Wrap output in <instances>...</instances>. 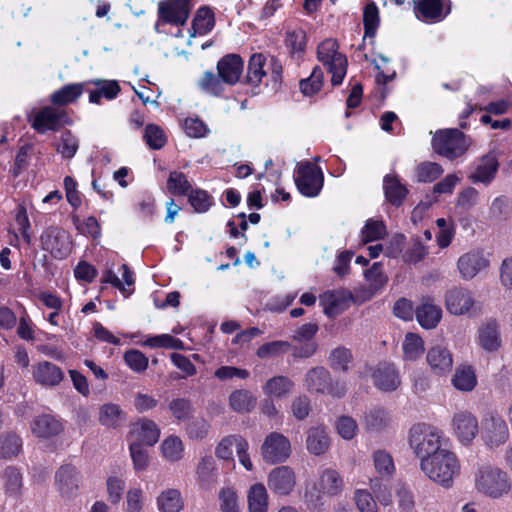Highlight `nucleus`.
<instances>
[{
  "mask_svg": "<svg viewBox=\"0 0 512 512\" xmlns=\"http://www.w3.org/2000/svg\"><path fill=\"white\" fill-rule=\"evenodd\" d=\"M241 436H228L221 440L216 447V455L218 458L228 460L232 458L233 450H237Z\"/></svg>",
  "mask_w": 512,
  "mask_h": 512,
  "instance_id": "nucleus-61",
  "label": "nucleus"
},
{
  "mask_svg": "<svg viewBox=\"0 0 512 512\" xmlns=\"http://www.w3.org/2000/svg\"><path fill=\"white\" fill-rule=\"evenodd\" d=\"M433 150L450 160L462 156L467 148L465 135L458 129L440 130L432 139Z\"/></svg>",
  "mask_w": 512,
  "mask_h": 512,
  "instance_id": "nucleus-5",
  "label": "nucleus"
},
{
  "mask_svg": "<svg viewBox=\"0 0 512 512\" xmlns=\"http://www.w3.org/2000/svg\"><path fill=\"white\" fill-rule=\"evenodd\" d=\"M489 259L480 251H471L462 255L457 262V267L464 280L474 278L479 272L488 268Z\"/></svg>",
  "mask_w": 512,
  "mask_h": 512,
  "instance_id": "nucleus-15",
  "label": "nucleus"
},
{
  "mask_svg": "<svg viewBox=\"0 0 512 512\" xmlns=\"http://www.w3.org/2000/svg\"><path fill=\"white\" fill-rule=\"evenodd\" d=\"M159 17L166 23L184 25L189 16L187 0H170L159 3Z\"/></svg>",
  "mask_w": 512,
  "mask_h": 512,
  "instance_id": "nucleus-16",
  "label": "nucleus"
},
{
  "mask_svg": "<svg viewBox=\"0 0 512 512\" xmlns=\"http://www.w3.org/2000/svg\"><path fill=\"white\" fill-rule=\"evenodd\" d=\"M481 436L488 447H499L509 438L508 426L501 417L489 413L482 420Z\"/></svg>",
  "mask_w": 512,
  "mask_h": 512,
  "instance_id": "nucleus-8",
  "label": "nucleus"
},
{
  "mask_svg": "<svg viewBox=\"0 0 512 512\" xmlns=\"http://www.w3.org/2000/svg\"><path fill=\"white\" fill-rule=\"evenodd\" d=\"M144 139L151 149H160L166 143V137L161 127L149 124L145 128Z\"/></svg>",
  "mask_w": 512,
  "mask_h": 512,
  "instance_id": "nucleus-55",
  "label": "nucleus"
},
{
  "mask_svg": "<svg viewBox=\"0 0 512 512\" xmlns=\"http://www.w3.org/2000/svg\"><path fill=\"white\" fill-rule=\"evenodd\" d=\"M296 484V476L289 466H279L271 470L268 475V487L279 495H288Z\"/></svg>",
  "mask_w": 512,
  "mask_h": 512,
  "instance_id": "nucleus-13",
  "label": "nucleus"
},
{
  "mask_svg": "<svg viewBox=\"0 0 512 512\" xmlns=\"http://www.w3.org/2000/svg\"><path fill=\"white\" fill-rule=\"evenodd\" d=\"M417 10L423 18L440 19L442 17L443 4L441 0H420Z\"/></svg>",
  "mask_w": 512,
  "mask_h": 512,
  "instance_id": "nucleus-57",
  "label": "nucleus"
},
{
  "mask_svg": "<svg viewBox=\"0 0 512 512\" xmlns=\"http://www.w3.org/2000/svg\"><path fill=\"white\" fill-rule=\"evenodd\" d=\"M475 304L472 293L463 287H452L445 294V306L454 315H464L470 312Z\"/></svg>",
  "mask_w": 512,
  "mask_h": 512,
  "instance_id": "nucleus-11",
  "label": "nucleus"
},
{
  "mask_svg": "<svg viewBox=\"0 0 512 512\" xmlns=\"http://www.w3.org/2000/svg\"><path fill=\"white\" fill-rule=\"evenodd\" d=\"M386 199L394 206H400L408 194V189L396 175H386L383 180Z\"/></svg>",
  "mask_w": 512,
  "mask_h": 512,
  "instance_id": "nucleus-30",
  "label": "nucleus"
},
{
  "mask_svg": "<svg viewBox=\"0 0 512 512\" xmlns=\"http://www.w3.org/2000/svg\"><path fill=\"white\" fill-rule=\"evenodd\" d=\"M453 386L463 392L472 391L476 384V375L471 367H457L452 377Z\"/></svg>",
  "mask_w": 512,
  "mask_h": 512,
  "instance_id": "nucleus-35",
  "label": "nucleus"
},
{
  "mask_svg": "<svg viewBox=\"0 0 512 512\" xmlns=\"http://www.w3.org/2000/svg\"><path fill=\"white\" fill-rule=\"evenodd\" d=\"M214 26V14L209 7H201L198 9L193 19V29L195 33L205 34Z\"/></svg>",
  "mask_w": 512,
  "mask_h": 512,
  "instance_id": "nucleus-45",
  "label": "nucleus"
},
{
  "mask_svg": "<svg viewBox=\"0 0 512 512\" xmlns=\"http://www.w3.org/2000/svg\"><path fill=\"white\" fill-rule=\"evenodd\" d=\"M427 364L433 374L445 376L452 371L453 356L447 347L435 345L431 347L426 355Z\"/></svg>",
  "mask_w": 512,
  "mask_h": 512,
  "instance_id": "nucleus-14",
  "label": "nucleus"
},
{
  "mask_svg": "<svg viewBox=\"0 0 512 512\" xmlns=\"http://www.w3.org/2000/svg\"><path fill=\"white\" fill-rule=\"evenodd\" d=\"M210 425L204 418L192 419L186 427L187 435L192 440H202L209 432Z\"/></svg>",
  "mask_w": 512,
  "mask_h": 512,
  "instance_id": "nucleus-59",
  "label": "nucleus"
},
{
  "mask_svg": "<svg viewBox=\"0 0 512 512\" xmlns=\"http://www.w3.org/2000/svg\"><path fill=\"white\" fill-rule=\"evenodd\" d=\"M372 378L374 385L385 392L396 390L400 384V376L392 364L381 363L373 372Z\"/></svg>",
  "mask_w": 512,
  "mask_h": 512,
  "instance_id": "nucleus-18",
  "label": "nucleus"
},
{
  "mask_svg": "<svg viewBox=\"0 0 512 512\" xmlns=\"http://www.w3.org/2000/svg\"><path fill=\"white\" fill-rule=\"evenodd\" d=\"M78 147V139L69 130H66L61 134L56 150L63 158L70 159L74 157Z\"/></svg>",
  "mask_w": 512,
  "mask_h": 512,
  "instance_id": "nucleus-47",
  "label": "nucleus"
},
{
  "mask_svg": "<svg viewBox=\"0 0 512 512\" xmlns=\"http://www.w3.org/2000/svg\"><path fill=\"white\" fill-rule=\"evenodd\" d=\"M443 172L440 164L430 161L421 162L415 168L416 179L420 183H431L437 180Z\"/></svg>",
  "mask_w": 512,
  "mask_h": 512,
  "instance_id": "nucleus-38",
  "label": "nucleus"
},
{
  "mask_svg": "<svg viewBox=\"0 0 512 512\" xmlns=\"http://www.w3.org/2000/svg\"><path fill=\"white\" fill-rule=\"evenodd\" d=\"M330 379L331 374L326 368L314 367L305 375L306 388L309 392L324 394L329 388Z\"/></svg>",
  "mask_w": 512,
  "mask_h": 512,
  "instance_id": "nucleus-27",
  "label": "nucleus"
},
{
  "mask_svg": "<svg viewBox=\"0 0 512 512\" xmlns=\"http://www.w3.org/2000/svg\"><path fill=\"white\" fill-rule=\"evenodd\" d=\"M295 182L303 195L314 197L323 186V175L319 168L310 162H305L299 166Z\"/></svg>",
  "mask_w": 512,
  "mask_h": 512,
  "instance_id": "nucleus-9",
  "label": "nucleus"
},
{
  "mask_svg": "<svg viewBox=\"0 0 512 512\" xmlns=\"http://www.w3.org/2000/svg\"><path fill=\"white\" fill-rule=\"evenodd\" d=\"M243 61L237 54H228L221 58L217 64L218 75L229 85L235 84L243 71Z\"/></svg>",
  "mask_w": 512,
  "mask_h": 512,
  "instance_id": "nucleus-17",
  "label": "nucleus"
},
{
  "mask_svg": "<svg viewBox=\"0 0 512 512\" xmlns=\"http://www.w3.org/2000/svg\"><path fill=\"white\" fill-rule=\"evenodd\" d=\"M167 188L174 195H185L191 189V185L184 173L173 171L167 180Z\"/></svg>",
  "mask_w": 512,
  "mask_h": 512,
  "instance_id": "nucleus-53",
  "label": "nucleus"
},
{
  "mask_svg": "<svg viewBox=\"0 0 512 512\" xmlns=\"http://www.w3.org/2000/svg\"><path fill=\"white\" fill-rule=\"evenodd\" d=\"M415 314L417 321L422 327L432 329L440 322L442 310L431 298H423L420 305L416 308Z\"/></svg>",
  "mask_w": 512,
  "mask_h": 512,
  "instance_id": "nucleus-21",
  "label": "nucleus"
},
{
  "mask_svg": "<svg viewBox=\"0 0 512 512\" xmlns=\"http://www.w3.org/2000/svg\"><path fill=\"white\" fill-rule=\"evenodd\" d=\"M390 422L389 414L381 408L371 409L365 415V425L370 430H381L385 428Z\"/></svg>",
  "mask_w": 512,
  "mask_h": 512,
  "instance_id": "nucleus-50",
  "label": "nucleus"
},
{
  "mask_svg": "<svg viewBox=\"0 0 512 512\" xmlns=\"http://www.w3.org/2000/svg\"><path fill=\"white\" fill-rule=\"evenodd\" d=\"M374 465L380 475L389 476L394 472L392 457L385 451L374 453Z\"/></svg>",
  "mask_w": 512,
  "mask_h": 512,
  "instance_id": "nucleus-63",
  "label": "nucleus"
},
{
  "mask_svg": "<svg viewBox=\"0 0 512 512\" xmlns=\"http://www.w3.org/2000/svg\"><path fill=\"white\" fill-rule=\"evenodd\" d=\"M363 24L365 30V37H374L377 27L379 25L378 8L375 3L371 2L364 8Z\"/></svg>",
  "mask_w": 512,
  "mask_h": 512,
  "instance_id": "nucleus-49",
  "label": "nucleus"
},
{
  "mask_svg": "<svg viewBox=\"0 0 512 512\" xmlns=\"http://www.w3.org/2000/svg\"><path fill=\"white\" fill-rule=\"evenodd\" d=\"M291 454L289 439L281 433L272 432L266 436L261 446V455L270 464L284 462Z\"/></svg>",
  "mask_w": 512,
  "mask_h": 512,
  "instance_id": "nucleus-7",
  "label": "nucleus"
},
{
  "mask_svg": "<svg viewBox=\"0 0 512 512\" xmlns=\"http://www.w3.org/2000/svg\"><path fill=\"white\" fill-rule=\"evenodd\" d=\"M6 492L10 495L19 494L22 488V476L15 467H7L3 473Z\"/></svg>",
  "mask_w": 512,
  "mask_h": 512,
  "instance_id": "nucleus-54",
  "label": "nucleus"
},
{
  "mask_svg": "<svg viewBox=\"0 0 512 512\" xmlns=\"http://www.w3.org/2000/svg\"><path fill=\"white\" fill-rule=\"evenodd\" d=\"M320 486L325 494L335 496L342 491L343 480L337 471L326 469L321 475Z\"/></svg>",
  "mask_w": 512,
  "mask_h": 512,
  "instance_id": "nucleus-39",
  "label": "nucleus"
},
{
  "mask_svg": "<svg viewBox=\"0 0 512 512\" xmlns=\"http://www.w3.org/2000/svg\"><path fill=\"white\" fill-rule=\"evenodd\" d=\"M22 439L15 431L0 434V458L11 459L22 451Z\"/></svg>",
  "mask_w": 512,
  "mask_h": 512,
  "instance_id": "nucleus-32",
  "label": "nucleus"
},
{
  "mask_svg": "<svg viewBox=\"0 0 512 512\" xmlns=\"http://www.w3.org/2000/svg\"><path fill=\"white\" fill-rule=\"evenodd\" d=\"M354 500L360 512H378L376 501L367 490H357Z\"/></svg>",
  "mask_w": 512,
  "mask_h": 512,
  "instance_id": "nucleus-62",
  "label": "nucleus"
},
{
  "mask_svg": "<svg viewBox=\"0 0 512 512\" xmlns=\"http://www.w3.org/2000/svg\"><path fill=\"white\" fill-rule=\"evenodd\" d=\"M452 429L457 440L465 446L470 445L479 432L478 420L468 411H459L452 417Z\"/></svg>",
  "mask_w": 512,
  "mask_h": 512,
  "instance_id": "nucleus-10",
  "label": "nucleus"
},
{
  "mask_svg": "<svg viewBox=\"0 0 512 512\" xmlns=\"http://www.w3.org/2000/svg\"><path fill=\"white\" fill-rule=\"evenodd\" d=\"M33 377L37 383L43 386L54 387L63 380L64 373L61 368L54 363L43 361L34 367Z\"/></svg>",
  "mask_w": 512,
  "mask_h": 512,
  "instance_id": "nucleus-19",
  "label": "nucleus"
},
{
  "mask_svg": "<svg viewBox=\"0 0 512 512\" xmlns=\"http://www.w3.org/2000/svg\"><path fill=\"white\" fill-rule=\"evenodd\" d=\"M159 512H181L184 501L179 490L169 488L163 490L156 499Z\"/></svg>",
  "mask_w": 512,
  "mask_h": 512,
  "instance_id": "nucleus-31",
  "label": "nucleus"
},
{
  "mask_svg": "<svg viewBox=\"0 0 512 512\" xmlns=\"http://www.w3.org/2000/svg\"><path fill=\"white\" fill-rule=\"evenodd\" d=\"M479 343L487 351H495L500 347L501 340L495 322H489L480 328Z\"/></svg>",
  "mask_w": 512,
  "mask_h": 512,
  "instance_id": "nucleus-36",
  "label": "nucleus"
},
{
  "mask_svg": "<svg viewBox=\"0 0 512 512\" xmlns=\"http://www.w3.org/2000/svg\"><path fill=\"white\" fill-rule=\"evenodd\" d=\"M323 78L324 75L322 70L319 67H315L308 78L302 79L300 81V91L305 96H313L320 91L323 85Z\"/></svg>",
  "mask_w": 512,
  "mask_h": 512,
  "instance_id": "nucleus-44",
  "label": "nucleus"
},
{
  "mask_svg": "<svg viewBox=\"0 0 512 512\" xmlns=\"http://www.w3.org/2000/svg\"><path fill=\"white\" fill-rule=\"evenodd\" d=\"M419 468L428 479L445 488L451 487L460 473L459 460L450 446L422 459Z\"/></svg>",
  "mask_w": 512,
  "mask_h": 512,
  "instance_id": "nucleus-1",
  "label": "nucleus"
},
{
  "mask_svg": "<svg viewBox=\"0 0 512 512\" xmlns=\"http://www.w3.org/2000/svg\"><path fill=\"white\" fill-rule=\"evenodd\" d=\"M80 474L75 467L63 465L56 472L55 480L62 495L68 496L79 488Z\"/></svg>",
  "mask_w": 512,
  "mask_h": 512,
  "instance_id": "nucleus-25",
  "label": "nucleus"
},
{
  "mask_svg": "<svg viewBox=\"0 0 512 512\" xmlns=\"http://www.w3.org/2000/svg\"><path fill=\"white\" fill-rule=\"evenodd\" d=\"M352 360L353 356L351 351L345 347H337L333 349L329 356V364L331 368L340 372H347Z\"/></svg>",
  "mask_w": 512,
  "mask_h": 512,
  "instance_id": "nucleus-41",
  "label": "nucleus"
},
{
  "mask_svg": "<svg viewBox=\"0 0 512 512\" xmlns=\"http://www.w3.org/2000/svg\"><path fill=\"white\" fill-rule=\"evenodd\" d=\"M317 58L332 74L333 86L340 85L346 75L347 58L338 52V43L334 39H326L317 48Z\"/></svg>",
  "mask_w": 512,
  "mask_h": 512,
  "instance_id": "nucleus-3",
  "label": "nucleus"
},
{
  "mask_svg": "<svg viewBox=\"0 0 512 512\" xmlns=\"http://www.w3.org/2000/svg\"><path fill=\"white\" fill-rule=\"evenodd\" d=\"M249 512H267L268 494L261 483L252 485L247 494Z\"/></svg>",
  "mask_w": 512,
  "mask_h": 512,
  "instance_id": "nucleus-33",
  "label": "nucleus"
},
{
  "mask_svg": "<svg viewBox=\"0 0 512 512\" xmlns=\"http://www.w3.org/2000/svg\"><path fill=\"white\" fill-rule=\"evenodd\" d=\"M61 431V422L49 414L39 415L31 422V432L37 438H51L58 435Z\"/></svg>",
  "mask_w": 512,
  "mask_h": 512,
  "instance_id": "nucleus-23",
  "label": "nucleus"
},
{
  "mask_svg": "<svg viewBox=\"0 0 512 512\" xmlns=\"http://www.w3.org/2000/svg\"><path fill=\"white\" fill-rule=\"evenodd\" d=\"M386 235V227L382 221L369 220L362 230L364 243L382 239Z\"/></svg>",
  "mask_w": 512,
  "mask_h": 512,
  "instance_id": "nucleus-56",
  "label": "nucleus"
},
{
  "mask_svg": "<svg viewBox=\"0 0 512 512\" xmlns=\"http://www.w3.org/2000/svg\"><path fill=\"white\" fill-rule=\"evenodd\" d=\"M394 492L400 511L411 512L415 507V499L408 485L402 481H398L395 484Z\"/></svg>",
  "mask_w": 512,
  "mask_h": 512,
  "instance_id": "nucleus-43",
  "label": "nucleus"
},
{
  "mask_svg": "<svg viewBox=\"0 0 512 512\" xmlns=\"http://www.w3.org/2000/svg\"><path fill=\"white\" fill-rule=\"evenodd\" d=\"M81 94V85H66L51 95V102L55 105H66L73 102Z\"/></svg>",
  "mask_w": 512,
  "mask_h": 512,
  "instance_id": "nucleus-48",
  "label": "nucleus"
},
{
  "mask_svg": "<svg viewBox=\"0 0 512 512\" xmlns=\"http://www.w3.org/2000/svg\"><path fill=\"white\" fill-rule=\"evenodd\" d=\"M197 481L202 488H212L218 478L216 461L212 456H204L201 458L196 469Z\"/></svg>",
  "mask_w": 512,
  "mask_h": 512,
  "instance_id": "nucleus-28",
  "label": "nucleus"
},
{
  "mask_svg": "<svg viewBox=\"0 0 512 512\" xmlns=\"http://www.w3.org/2000/svg\"><path fill=\"white\" fill-rule=\"evenodd\" d=\"M163 457L169 462H177L183 457V443L177 436L167 437L161 444Z\"/></svg>",
  "mask_w": 512,
  "mask_h": 512,
  "instance_id": "nucleus-40",
  "label": "nucleus"
},
{
  "mask_svg": "<svg viewBox=\"0 0 512 512\" xmlns=\"http://www.w3.org/2000/svg\"><path fill=\"white\" fill-rule=\"evenodd\" d=\"M126 420L125 412L118 404L105 403L99 408L98 421L102 426L115 429Z\"/></svg>",
  "mask_w": 512,
  "mask_h": 512,
  "instance_id": "nucleus-29",
  "label": "nucleus"
},
{
  "mask_svg": "<svg viewBox=\"0 0 512 512\" xmlns=\"http://www.w3.org/2000/svg\"><path fill=\"white\" fill-rule=\"evenodd\" d=\"M352 300V293L346 289L329 290L320 295V304L329 317H334L346 310Z\"/></svg>",
  "mask_w": 512,
  "mask_h": 512,
  "instance_id": "nucleus-12",
  "label": "nucleus"
},
{
  "mask_svg": "<svg viewBox=\"0 0 512 512\" xmlns=\"http://www.w3.org/2000/svg\"><path fill=\"white\" fill-rule=\"evenodd\" d=\"M336 428L338 434L346 440L354 438L358 431V425L356 421L349 416L340 417L336 422Z\"/></svg>",
  "mask_w": 512,
  "mask_h": 512,
  "instance_id": "nucleus-64",
  "label": "nucleus"
},
{
  "mask_svg": "<svg viewBox=\"0 0 512 512\" xmlns=\"http://www.w3.org/2000/svg\"><path fill=\"white\" fill-rule=\"evenodd\" d=\"M289 348L290 344L287 341H272L261 345L258 348L256 355L260 359H269L285 353Z\"/></svg>",
  "mask_w": 512,
  "mask_h": 512,
  "instance_id": "nucleus-51",
  "label": "nucleus"
},
{
  "mask_svg": "<svg viewBox=\"0 0 512 512\" xmlns=\"http://www.w3.org/2000/svg\"><path fill=\"white\" fill-rule=\"evenodd\" d=\"M126 364L135 372H144L148 367V358L139 350H129L124 354Z\"/></svg>",
  "mask_w": 512,
  "mask_h": 512,
  "instance_id": "nucleus-58",
  "label": "nucleus"
},
{
  "mask_svg": "<svg viewBox=\"0 0 512 512\" xmlns=\"http://www.w3.org/2000/svg\"><path fill=\"white\" fill-rule=\"evenodd\" d=\"M41 247L54 258L63 259L71 251V241L68 233L59 227L47 228L40 237Z\"/></svg>",
  "mask_w": 512,
  "mask_h": 512,
  "instance_id": "nucleus-6",
  "label": "nucleus"
},
{
  "mask_svg": "<svg viewBox=\"0 0 512 512\" xmlns=\"http://www.w3.org/2000/svg\"><path fill=\"white\" fill-rule=\"evenodd\" d=\"M168 407L172 415L179 421L190 420L194 411L191 401L186 398H175L170 401Z\"/></svg>",
  "mask_w": 512,
  "mask_h": 512,
  "instance_id": "nucleus-46",
  "label": "nucleus"
},
{
  "mask_svg": "<svg viewBox=\"0 0 512 512\" xmlns=\"http://www.w3.org/2000/svg\"><path fill=\"white\" fill-rule=\"evenodd\" d=\"M130 454L136 471H143L149 465V455L140 443L130 445Z\"/></svg>",
  "mask_w": 512,
  "mask_h": 512,
  "instance_id": "nucleus-60",
  "label": "nucleus"
},
{
  "mask_svg": "<svg viewBox=\"0 0 512 512\" xmlns=\"http://www.w3.org/2000/svg\"><path fill=\"white\" fill-rule=\"evenodd\" d=\"M64 116V111L44 107L35 115L32 127L39 133H45L47 130H58Z\"/></svg>",
  "mask_w": 512,
  "mask_h": 512,
  "instance_id": "nucleus-20",
  "label": "nucleus"
},
{
  "mask_svg": "<svg viewBox=\"0 0 512 512\" xmlns=\"http://www.w3.org/2000/svg\"><path fill=\"white\" fill-rule=\"evenodd\" d=\"M266 59L262 54H254L251 56L248 64L247 80L248 83L257 86L261 83L262 78L266 75L264 71Z\"/></svg>",
  "mask_w": 512,
  "mask_h": 512,
  "instance_id": "nucleus-42",
  "label": "nucleus"
},
{
  "mask_svg": "<svg viewBox=\"0 0 512 512\" xmlns=\"http://www.w3.org/2000/svg\"><path fill=\"white\" fill-rule=\"evenodd\" d=\"M229 404L238 413H248L254 408L256 398L248 390H236L231 393Z\"/></svg>",
  "mask_w": 512,
  "mask_h": 512,
  "instance_id": "nucleus-37",
  "label": "nucleus"
},
{
  "mask_svg": "<svg viewBox=\"0 0 512 512\" xmlns=\"http://www.w3.org/2000/svg\"><path fill=\"white\" fill-rule=\"evenodd\" d=\"M132 433L136 435L137 441L134 443L153 446L159 440L160 429L154 421L149 419H141L134 424Z\"/></svg>",
  "mask_w": 512,
  "mask_h": 512,
  "instance_id": "nucleus-26",
  "label": "nucleus"
},
{
  "mask_svg": "<svg viewBox=\"0 0 512 512\" xmlns=\"http://www.w3.org/2000/svg\"><path fill=\"white\" fill-rule=\"evenodd\" d=\"M409 447L416 457L426 459L446 446H451L450 440L444 432L432 425L419 423L409 431Z\"/></svg>",
  "mask_w": 512,
  "mask_h": 512,
  "instance_id": "nucleus-2",
  "label": "nucleus"
},
{
  "mask_svg": "<svg viewBox=\"0 0 512 512\" xmlns=\"http://www.w3.org/2000/svg\"><path fill=\"white\" fill-rule=\"evenodd\" d=\"M294 383L285 376H274L263 386V391L268 397L281 398L290 393Z\"/></svg>",
  "mask_w": 512,
  "mask_h": 512,
  "instance_id": "nucleus-34",
  "label": "nucleus"
},
{
  "mask_svg": "<svg viewBox=\"0 0 512 512\" xmlns=\"http://www.w3.org/2000/svg\"><path fill=\"white\" fill-rule=\"evenodd\" d=\"M403 350L407 359L415 360L419 358L424 351L423 340L416 334L408 333L403 343Z\"/></svg>",
  "mask_w": 512,
  "mask_h": 512,
  "instance_id": "nucleus-52",
  "label": "nucleus"
},
{
  "mask_svg": "<svg viewBox=\"0 0 512 512\" xmlns=\"http://www.w3.org/2000/svg\"><path fill=\"white\" fill-rule=\"evenodd\" d=\"M330 437L326 428L322 425L310 427L306 433V448L315 455L320 456L328 451Z\"/></svg>",
  "mask_w": 512,
  "mask_h": 512,
  "instance_id": "nucleus-22",
  "label": "nucleus"
},
{
  "mask_svg": "<svg viewBox=\"0 0 512 512\" xmlns=\"http://www.w3.org/2000/svg\"><path fill=\"white\" fill-rule=\"evenodd\" d=\"M475 485L478 491L493 498L508 493L511 487L507 474L492 466H484L479 469L475 477Z\"/></svg>",
  "mask_w": 512,
  "mask_h": 512,
  "instance_id": "nucleus-4",
  "label": "nucleus"
},
{
  "mask_svg": "<svg viewBox=\"0 0 512 512\" xmlns=\"http://www.w3.org/2000/svg\"><path fill=\"white\" fill-rule=\"evenodd\" d=\"M499 163L497 157L493 153L484 155L479 164L476 166L474 172L469 178L474 182H480L483 184H489L494 178L498 171Z\"/></svg>",
  "mask_w": 512,
  "mask_h": 512,
  "instance_id": "nucleus-24",
  "label": "nucleus"
}]
</instances>
